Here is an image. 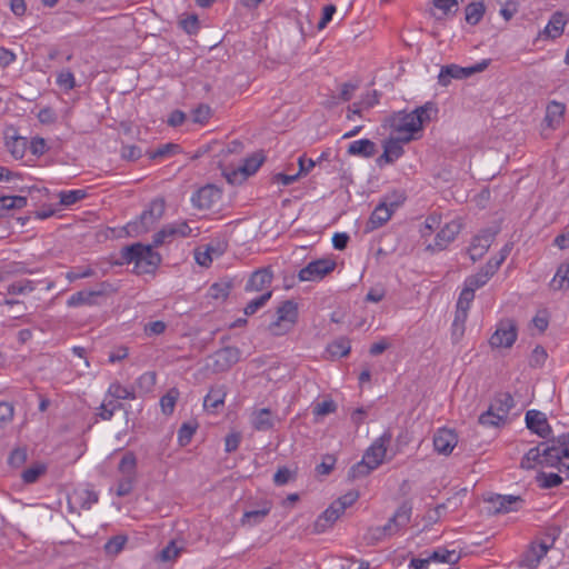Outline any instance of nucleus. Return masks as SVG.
Segmentation results:
<instances>
[{"label":"nucleus","instance_id":"obj_1","mask_svg":"<svg viewBox=\"0 0 569 569\" xmlns=\"http://www.w3.org/2000/svg\"><path fill=\"white\" fill-rule=\"evenodd\" d=\"M437 112L436 106L431 102H427L411 112H398L390 119L392 133L405 142L419 139L423 126L429 123Z\"/></svg>","mask_w":569,"mask_h":569},{"label":"nucleus","instance_id":"obj_2","mask_svg":"<svg viewBox=\"0 0 569 569\" xmlns=\"http://www.w3.org/2000/svg\"><path fill=\"white\" fill-rule=\"evenodd\" d=\"M122 259L133 263L137 273L152 272L160 263L161 257L151 244L134 243L122 249Z\"/></svg>","mask_w":569,"mask_h":569},{"label":"nucleus","instance_id":"obj_3","mask_svg":"<svg viewBox=\"0 0 569 569\" xmlns=\"http://www.w3.org/2000/svg\"><path fill=\"white\" fill-rule=\"evenodd\" d=\"M391 440L389 433H383L378 438L371 447L363 455L362 460L353 466L350 470L352 478H358L368 475L371 470L380 466L387 452V446Z\"/></svg>","mask_w":569,"mask_h":569},{"label":"nucleus","instance_id":"obj_4","mask_svg":"<svg viewBox=\"0 0 569 569\" xmlns=\"http://www.w3.org/2000/svg\"><path fill=\"white\" fill-rule=\"evenodd\" d=\"M513 407V398L509 393L498 395L489 409L480 415L479 423L488 427H498L507 420L509 411Z\"/></svg>","mask_w":569,"mask_h":569},{"label":"nucleus","instance_id":"obj_5","mask_svg":"<svg viewBox=\"0 0 569 569\" xmlns=\"http://www.w3.org/2000/svg\"><path fill=\"white\" fill-rule=\"evenodd\" d=\"M277 319L268 327L272 336H283L288 333L297 322L298 306L292 300L283 301L277 308Z\"/></svg>","mask_w":569,"mask_h":569},{"label":"nucleus","instance_id":"obj_6","mask_svg":"<svg viewBox=\"0 0 569 569\" xmlns=\"http://www.w3.org/2000/svg\"><path fill=\"white\" fill-rule=\"evenodd\" d=\"M411 511V506L402 503L385 526L372 529L373 537L376 539H383L397 533L409 523Z\"/></svg>","mask_w":569,"mask_h":569},{"label":"nucleus","instance_id":"obj_7","mask_svg":"<svg viewBox=\"0 0 569 569\" xmlns=\"http://www.w3.org/2000/svg\"><path fill=\"white\" fill-rule=\"evenodd\" d=\"M517 340V327L513 320H501L495 332L489 339V343L495 349L510 348Z\"/></svg>","mask_w":569,"mask_h":569},{"label":"nucleus","instance_id":"obj_8","mask_svg":"<svg viewBox=\"0 0 569 569\" xmlns=\"http://www.w3.org/2000/svg\"><path fill=\"white\" fill-rule=\"evenodd\" d=\"M336 266V261L330 258L318 259L302 268L298 273V278L300 281H319L332 272Z\"/></svg>","mask_w":569,"mask_h":569},{"label":"nucleus","instance_id":"obj_9","mask_svg":"<svg viewBox=\"0 0 569 569\" xmlns=\"http://www.w3.org/2000/svg\"><path fill=\"white\" fill-rule=\"evenodd\" d=\"M98 502V493L88 487H79L68 495V509L70 512L80 513L89 510Z\"/></svg>","mask_w":569,"mask_h":569},{"label":"nucleus","instance_id":"obj_10","mask_svg":"<svg viewBox=\"0 0 569 569\" xmlns=\"http://www.w3.org/2000/svg\"><path fill=\"white\" fill-rule=\"evenodd\" d=\"M405 198L402 194H399L396 201L390 202L389 204L383 201L379 203L373 212L371 213L367 228L369 230H375L377 228L382 227L389 219L391 218L395 209L402 203Z\"/></svg>","mask_w":569,"mask_h":569},{"label":"nucleus","instance_id":"obj_11","mask_svg":"<svg viewBox=\"0 0 569 569\" xmlns=\"http://www.w3.org/2000/svg\"><path fill=\"white\" fill-rule=\"evenodd\" d=\"M495 237L496 231L487 229L472 238V241L468 248V253L473 262L481 259L486 254L492 244Z\"/></svg>","mask_w":569,"mask_h":569},{"label":"nucleus","instance_id":"obj_12","mask_svg":"<svg viewBox=\"0 0 569 569\" xmlns=\"http://www.w3.org/2000/svg\"><path fill=\"white\" fill-rule=\"evenodd\" d=\"M240 350L236 347H226L212 356V369L216 372H223L230 369L240 359Z\"/></svg>","mask_w":569,"mask_h":569},{"label":"nucleus","instance_id":"obj_13","mask_svg":"<svg viewBox=\"0 0 569 569\" xmlns=\"http://www.w3.org/2000/svg\"><path fill=\"white\" fill-rule=\"evenodd\" d=\"M551 446L542 442L539 446L531 448L521 459V468L533 469L537 466L549 467V457L547 453L550 451Z\"/></svg>","mask_w":569,"mask_h":569},{"label":"nucleus","instance_id":"obj_14","mask_svg":"<svg viewBox=\"0 0 569 569\" xmlns=\"http://www.w3.org/2000/svg\"><path fill=\"white\" fill-rule=\"evenodd\" d=\"M553 539L547 538L541 541H533L527 552L523 555L522 563L528 568H536L540 560L552 547Z\"/></svg>","mask_w":569,"mask_h":569},{"label":"nucleus","instance_id":"obj_15","mask_svg":"<svg viewBox=\"0 0 569 569\" xmlns=\"http://www.w3.org/2000/svg\"><path fill=\"white\" fill-rule=\"evenodd\" d=\"M457 443L458 436L453 430L448 428L439 429L433 437L435 450L440 455H450Z\"/></svg>","mask_w":569,"mask_h":569},{"label":"nucleus","instance_id":"obj_16","mask_svg":"<svg viewBox=\"0 0 569 569\" xmlns=\"http://www.w3.org/2000/svg\"><path fill=\"white\" fill-rule=\"evenodd\" d=\"M460 230L461 224L456 220L446 223L437 233L435 244H429L428 249L443 250L451 241L455 240Z\"/></svg>","mask_w":569,"mask_h":569},{"label":"nucleus","instance_id":"obj_17","mask_svg":"<svg viewBox=\"0 0 569 569\" xmlns=\"http://www.w3.org/2000/svg\"><path fill=\"white\" fill-rule=\"evenodd\" d=\"M403 143L406 142L400 140V138L397 136L387 140L383 144L382 154L377 159L378 166L382 167L385 164L393 163L396 160H398L403 154Z\"/></svg>","mask_w":569,"mask_h":569},{"label":"nucleus","instance_id":"obj_18","mask_svg":"<svg viewBox=\"0 0 569 569\" xmlns=\"http://www.w3.org/2000/svg\"><path fill=\"white\" fill-rule=\"evenodd\" d=\"M262 161L263 159L260 154H253L247 158L243 164L237 170H233L231 173H227L229 182L234 183L238 180H244L249 176L253 174L262 164Z\"/></svg>","mask_w":569,"mask_h":569},{"label":"nucleus","instance_id":"obj_19","mask_svg":"<svg viewBox=\"0 0 569 569\" xmlns=\"http://www.w3.org/2000/svg\"><path fill=\"white\" fill-rule=\"evenodd\" d=\"M526 425L529 430L537 433L541 438H546L551 431L546 415L538 410L527 411Z\"/></svg>","mask_w":569,"mask_h":569},{"label":"nucleus","instance_id":"obj_20","mask_svg":"<svg viewBox=\"0 0 569 569\" xmlns=\"http://www.w3.org/2000/svg\"><path fill=\"white\" fill-rule=\"evenodd\" d=\"M547 456L549 457V467L569 471V442L552 445Z\"/></svg>","mask_w":569,"mask_h":569},{"label":"nucleus","instance_id":"obj_21","mask_svg":"<svg viewBox=\"0 0 569 569\" xmlns=\"http://www.w3.org/2000/svg\"><path fill=\"white\" fill-rule=\"evenodd\" d=\"M566 106L562 102L552 100L547 104L543 123L551 130L560 127L563 121Z\"/></svg>","mask_w":569,"mask_h":569},{"label":"nucleus","instance_id":"obj_22","mask_svg":"<svg viewBox=\"0 0 569 569\" xmlns=\"http://www.w3.org/2000/svg\"><path fill=\"white\" fill-rule=\"evenodd\" d=\"M496 272L497 263H493V260H489L486 266L480 269L479 272L466 279L465 286L476 291L477 289L483 287Z\"/></svg>","mask_w":569,"mask_h":569},{"label":"nucleus","instance_id":"obj_23","mask_svg":"<svg viewBox=\"0 0 569 569\" xmlns=\"http://www.w3.org/2000/svg\"><path fill=\"white\" fill-rule=\"evenodd\" d=\"M272 272L269 269L254 271L246 283V291L257 292L267 289L272 282Z\"/></svg>","mask_w":569,"mask_h":569},{"label":"nucleus","instance_id":"obj_24","mask_svg":"<svg viewBox=\"0 0 569 569\" xmlns=\"http://www.w3.org/2000/svg\"><path fill=\"white\" fill-rule=\"evenodd\" d=\"M271 511V502L264 501L261 507L256 510H247L240 519L242 527L252 528L260 525Z\"/></svg>","mask_w":569,"mask_h":569},{"label":"nucleus","instance_id":"obj_25","mask_svg":"<svg viewBox=\"0 0 569 569\" xmlns=\"http://www.w3.org/2000/svg\"><path fill=\"white\" fill-rule=\"evenodd\" d=\"M156 222L157 220L151 218L150 213L146 210L141 213L138 220L129 222L124 230L130 237H139L148 232Z\"/></svg>","mask_w":569,"mask_h":569},{"label":"nucleus","instance_id":"obj_26","mask_svg":"<svg viewBox=\"0 0 569 569\" xmlns=\"http://www.w3.org/2000/svg\"><path fill=\"white\" fill-rule=\"evenodd\" d=\"M338 509L339 508H336V505L332 502L316 520L315 530L317 532H323L330 528L343 513Z\"/></svg>","mask_w":569,"mask_h":569},{"label":"nucleus","instance_id":"obj_27","mask_svg":"<svg viewBox=\"0 0 569 569\" xmlns=\"http://www.w3.org/2000/svg\"><path fill=\"white\" fill-rule=\"evenodd\" d=\"M468 78L467 68L459 67L457 64H448L441 68L438 82L442 87L450 84L452 79H466Z\"/></svg>","mask_w":569,"mask_h":569},{"label":"nucleus","instance_id":"obj_28","mask_svg":"<svg viewBox=\"0 0 569 569\" xmlns=\"http://www.w3.org/2000/svg\"><path fill=\"white\" fill-rule=\"evenodd\" d=\"M102 291L89 290L78 291L69 297L67 306L70 308H77L81 306H93L97 303L96 298L101 296Z\"/></svg>","mask_w":569,"mask_h":569},{"label":"nucleus","instance_id":"obj_29","mask_svg":"<svg viewBox=\"0 0 569 569\" xmlns=\"http://www.w3.org/2000/svg\"><path fill=\"white\" fill-rule=\"evenodd\" d=\"M475 299V290L465 286L457 301V323L466 321L471 302Z\"/></svg>","mask_w":569,"mask_h":569},{"label":"nucleus","instance_id":"obj_30","mask_svg":"<svg viewBox=\"0 0 569 569\" xmlns=\"http://www.w3.org/2000/svg\"><path fill=\"white\" fill-rule=\"evenodd\" d=\"M250 421L252 427L258 431H267L273 427L272 413L267 408H262L252 412Z\"/></svg>","mask_w":569,"mask_h":569},{"label":"nucleus","instance_id":"obj_31","mask_svg":"<svg viewBox=\"0 0 569 569\" xmlns=\"http://www.w3.org/2000/svg\"><path fill=\"white\" fill-rule=\"evenodd\" d=\"M350 156L370 158L376 153V144L369 139H360L352 141L348 147Z\"/></svg>","mask_w":569,"mask_h":569},{"label":"nucleus","instance_id":"obj_32","mask_svg":"<svg viewBox=\"0 0 569 569\" xmlns=\"http://www.w3.org/2000/svg\"><path fill=\"white\" fill-rule=\"evenodd\" d=\"M430 563H449L455 565L460 560V553L456 550H448L446 548H437L427 555Z\"/></svg>","mask_w":569,"mask_h":569},{"label":"nucleus","instance_id":"obj_33","mask_svg":"<svg viewBox=\"0 0 569 569\" xmlns=\"http://www.w3.org/2000/svg\"><path fill=\"white\" fill-rule=\"evenodd\" d=\"M567 24V18L561 12H556L552 14L551 19L549 20L548 24L545 28V33L549 38H558L562 34L565 26Z\"/></svg>","mask_w":569,"mask_h":569},{"label":"nucleus","instance_id":"obj_34","mask_svg":"<svg viewBox=\"0 0 569 569\" xmlns=\"http://www.w3.org/2000/svg\"><path fill=\"white\" fill-rule=\"evenodd\" d=\"M27 206V198L22 196L0 197V218L4 217L10 210L22 209Z\"/></svg>","mask_w":569,"mask_h":569},{"label":"nucleus","instance_id":"obj_35","mask_svg":"<svg viewBox=\"0 0 569 569\" xmlns=\"http://www.w3.org/2000/svg\"><path fill=\"white\" fill-rule=\"evenodd\" d=\"M550 287L553 290H566L569 288V260L558 267Z\"/></svg>","mask_w":569,"mask_h":569},{"label":"nucleus","instance_id":"obj_36","mask_svg":"<svg viewBox=\"0 0 569 569\" xmlns=\"http://www.w3.org/2000/svg\"><path fill=\"white\" fill-rule=\"evenodd\" d=\"M107 397H110V398H112L111 400L117 401V400L134 399L136 395H134L133 389L122 386L119 382H113L108 388Z\"/></svg>","mask_w":569,"mask_h":569},{"label":"nucleus","instance_id":"obj_37","mask_svg":"<svg viewBox=\"0 0 569 569\" xmlns=\"http://www.w3.org/2000/svg\"><path fill=\"white\" fill-rule=\"evenodd\" d=\"M216 194L217 192L212 187H204L192 197V202L198 208H210L212 197Z\"/></svg>","mask_w":569,"mask_h":569},{"label":"nucleus","instance_id":"obj_38","mask_svg":"<svg viewBox=\"0 0 569 569\" xmlns=\"http://www.w3.org/2000/svg\"><path fill=\"white\" fill-rule=\"evenodd\" d=\"M520 498L517 496H497L491 499L497 512H509L513 510V505L518 503Z\"/></svg>","mask_w":569,"mask_h":569},{"label":"nucleus","instance_id":"obj_39","mask_svg":"<svg viewBox=\"0 0 569 569\" xmlns=\"http://www.w3.org/2000/svg\"><path fill=\"white\" fill-rule=\"evenodd\" d=\"M226 391L223 388H212L206 396L203 406L206 409L216 410L219 406L223 405Z\"/></svg>","mask_w":569,"mask_h":569},{"label":"nucleus","instance_id":"obj_40","mask_svg":"<svg viewBox=\"0 0 569 569\" xmlns=\"http://www.w3.org/2000/svg\"><path fill=\"white\" fill-rule=\"evenodd\" d=\"M137 459L132 452H127L120 460L119 471L122 477H136Z\"/></svg>","mask_w":569,"mask_h":569},{"label":"nucleus","instance_id":"obj_41","mask_svg":"<svg viewBox=\"0 0 569 569\" xmlns=\"http://www.w3.org/2000/svg\"><path fill=\"white\" fill-rule=\"evenodd\" d=\"M86 196L87 192L82 189L60 191L58 194L60 204L64 207L72 206L81 201Z\"/></svg>","mask_w":569,"mask_h":569},{"label":"nucleus","instance_id":"obj_42","mask_svg":"<svg viewBox=\"0 0 569 569\" xmlns=\"http://www.w3.org/2000/svg\"><path fill=\"white\" fill-rule=\"evenodd\" d=\"M179 395L180 393L177 388H171L164 396H162L160 399V407L164 415L170 416L173 412Z\"/></svg>","mask_w":569,"mask_h":569},{"label":"nucleus","instance_id":"obj_43","mask_svg":"<svg viewBox=\"0 0 569 569\" xmlns=\"http://www.w3.org/2000/svg\"><path fill=\"white\" fill-rule=\"evenodd\" d=\"M485 6L482 2H472L466 7V21L469 24H477L483 17Z\"/></svg>","mask_w":569,"mask_h":569},{"label":"nucleus","instance_id":"obj_44","mask_svg":"<svg viewBox=\"0 0 569 569\" xmlns=\"http://www.w3.org/2000/svg\"><path fill=\"white\" fill-rule=\"evenodd\" d=\"M170 227L172 228V234H174V238L197 237L200 233L199 228L191 227L187 221L170 223Z\"/></svg>","mask_w":569,"mask_h":569},{"label":"nucleus","instance_id":"obj_45","mask_svg":"<svg viewBox=\"0 0 569 569\" xmlns=\"http://www.w3.org/2000/svg\"><path fill=\"white\" fill-rule=\"evenodd\" d=\"M271 296H272V291L271 290H267L260 297L251 300L244 307V310H243L244 313L247 316H251V315L256 313L260 308H262L269 301Z\"/></svg>","mask_w":569,"mask_h":569},{"label":"nucleus","instance_id":"obj_46","mask_svg":"<svg viewBox=\"0 0 569 569\" xmlns=\"http://www.w3.org/2000/svg\"><path fill=\"white\" fill-rule=\"evenodd\" d=\"M7 147L16 159H22L27 149V140L24 138H12L7 142Z\"/></svg>","mask_w":569,"mask_h":569},{"label":"nucleus","instance_id":"obj_47","mask_svg":"<svg viewBox=\"0 0 569 569\" xmlns=\"http://www.w3.org/2000/svg\"><path fill=\"white\" fill-rule=\"evenodd\" d=\"M34 282L28 279L12 282L8 286V293L10 295H26L34 290Z\"/></svg>","mask_w":569,"mask_h":569},{"label":"nucleus","instance_id":"obj_48","mask_svg":"<svg viewBox=\"0 0 569 569\" xmlns=\"http://www.w3.org/2000/svg\"><path fill=\"white\" fill-rule=\"evenodd\" d=\"M500 4V14L509 21L518 11V0H497Z\"/></svg>","mask_w":569,"mask_h":569},{"label":"nucleus","instance_id":"obj_49","mask_svg":"<svg viewBox=\"0 0 569 569\" xmlns=\"http://www.w3.org/2000/svg\"><path fill=\"white\" fill-rule=\"evenodd\" d=\"M14 407L10 402H0V429L6 428L13 420Z\"/></svg>","mask_w":569,"mask_h":569},{"label":"nucleus","instance_id":"obj_50","mask_svg":"<svg viewBox=\"0 0 569 569\" xmlns=\"http://www.w3.org/2000/svg\"><path fill=\"white\" fill-rule=\"evenodd\" d=\"M120 405L114 400H104L99 407L98 416L102 420H110L116 410L120 409Z\"/></svg>","mask_w":569,"mask_h":569},{"label":"nucleus","instance_id":"obj_51","mask_svg":"<svg viewBox=\"0 0 569 569\" xmlns=\"http://www.w3.org/2000/svg\"><path fill=\"white\" fill-rule=\"evenodd\" d=\"M96 274V271L91 267H81L74 270H71L66 273V278L69 282H74L79 279L90 278Z\"/></svg>","mask_w":569,"mask_h":569},{"label":"nucleus","instance_id":"obj_52","mask_svg":"<svg viewBox=\"0 0 569 569\" xmlns=\"http://www.w3.org/2000/svg\"><path fill=\"white\" fill-rule=\"evenodd\" d=\"M173 239L174 234H172V228L170 227L169 223L153 236V246L159 247L161 244L172 241Z\"/></svg>","mask_w":569,"mask_h":569},{"label":"nucleus","instance_id":"obj_53","mask_svg":"<svg viewBox=\"0 0 569 569\" xmlns=\"http://www.w3.org/2000/svg\"><path fill=\"white\" fill-rule=\"evenodd\" d=\"M547 351L545 350L543 347L541 346H537L532 352H531V356H530V366L531 367H535V368H539L541 366H543V363L546 362L547 360Z\"/></svg>","mask_w":569,"mask_h":569},{"label":"nucleus","instance_id":"obj_54","mask_svg":"<svg viewBox=\"0 0 569 569\" xmlns=\"http://www.w3.org/2000/svg\"><path fill=\"white\" fill-rule=\"evenodd\" d=\"M127 542V538L123 536H116L111 538L104 546L107 553H119Z\"/></svg>","mask_w":569,"mask_h":569},{"label":"nucleus","instance_id":"obj_55","mask_svg":"<svg viewBox=\"0 0 569 569\" xmlns=\"http://www.w3.org/2000/svg\"><path fill=\"white\" fill-rule=\"evenodd\" d=\"M562 479L557 473H540L538 482L542 488H553L561 483Z\"/></svg>","mask_w":569,"mask_h":569},{"label":"nucleus","instance_id":"obj_56","mask_svg":"<svg viewBox=\"0 0 569 569\" xmlns=\"http://www.w3.org/2000/svg\"><path fill=\"white\" fill-rule=\"evenodd\" d=\"M359 498L358 492L350 491L340 497L338 500H336L333 503L336 505V508H339L338 510H341L345 512V510L352 506L357 499Z\"/></svg>","mask_w":569,"mask_h":569},{"label":"nucleus","instance_id":"obj_57","mask_svg":"<svg viewBox=\"0 0 569 569\" xmlns=\"http://www.w3.org/2000/svg\"><path fill=\"white\" fill-rule=\"evenodd\" d=\"M336 457L332 456V455H326L323 458H322V461L321 463H319L317 467H316V470L319 475H322V476H327L329 475L333 468H335V465H336Z\"/></svg>","mask_w":569,"mask_h":569},{"label":"nucleus","instance_id":"obj_58","mask_svg":"<svg viewBox=\"0 0 569 569\" xmlns=\"http://www.w3.org/2000/svg\"><path fill=\"white\" fill-rule=\"evenodd\" d=\"M27 460V450L23 449V448H17L14 449L9 458H8V462L11 467L13 468H19L21 467Z\"/></svg>","mask_w":569,"mask_h":569},{"label":"nucleus","instance_id":"obj_59","mask_svg":"<svg viewBox=\"0 0 569 569\" xmlns=\"http://www.w3.org/2000/svg\"><path fill=\"white\" fill-rule=\"evenodd\" d=\"M179 151V146L174 143H167L156 149L151 154V159L164 158L174 154Z\"/></svg>","mask_w":569,"mask_h":569},{"label":"nucleus","instance_id":"obj_60","mask_svg":"<svg viewBox=\"0 0 569 569\" xmlns=\"http://www.w3.org/2000/svg\"><path fill=\"white\" fill-rule=\"evenodd\" d=\"M166 210V203L163 199H154L151 201L148 212L150 213L151 218H154L157 221L161 219Z\"/></svg>","mask_w":569,"mask_h":569},{"label":"nucleus","instance_id":"obj_61","mask_svg":"<svg viewBox=\"0 0 569 569\" xmlns=\"http://www.w3.org/2000/svg\"><path fill=\"white\" fill-rule=\"evenodd\" d=\"M337 409V406L335 403V401L332 400H325L322 402H319L313 408V413L316 416H327L329 413H332L335 412Z\"/></svg>","mask_w":569,"mask_h":569},{"label":"nucleus","instance_id":"obj_62","mask_svg":"<svg viewBox=\"0 0 569 569\" xmlns=\"http://www.w3.org/2000/svg\"><path fill=\"white\" fill-rule=\"evenodd\" d=\"M180 26L186 32H188L189 34H193L197 32L199 28L198 17L194 14L187 16L186 18L180 20Z\"/></svg>","mask_w":569,"mask_h":569},{"label":"nucleus","instance_id":"obj_63","mask_svg":"<svg viewBox=\"0 0 569 569\" xmlns=\"http://www.w3.org/2000/svg\"><path fill=\"white\" fill-rule=\"evenodd\" d=\"M329 352L332 356L345 357L350 352V345L348 341H336L329 346Z\"/></svg>","mask_w":569,"mask_h":569},{"label":"nucleus","instance_id":"obj_64","mask_svg":"<svg viewBox=\"0 0 569 569\" xmlns=\"http://www.w3.org/2000/svg\"><path fill=\"white\" fill-rule=\"evenodd\" d=\"M57 82L61 88H63L66 90H71L76 86L74 76L70 71H63V72L59 73L58 78H57Z\"/></svg>","mask_w":569,"mask_h":569}]
</instances>
